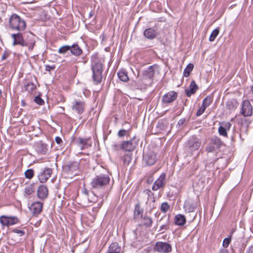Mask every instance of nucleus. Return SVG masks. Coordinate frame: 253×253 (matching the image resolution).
Returning <instances> with one entry per match:
<instances>
[{
    "label": "nucleus",
    "mask_w": 253,
    "mask_h": 253,
    "mask_svg": "<svg viewBox=\"0 0 253 253\" xmlns=\"http://www.w3.org/2000/svg\"><path fill=\"white\" fill-rule=\"evenodd\" d=\"M9 23L10 28L19 32L24 30L26 26L25 21L16 14H13L10 16Z\"/></svg>",
    "instance_id": "f257e3e1"
},
{
    "label": "nucleus",
    "mask_w": 253,
    "mask_h": 253,
    "mask_svg": "<svg viewBox=\"0 0 253 253\" xmlns=\"http://www.w3.org/2000/svg\"><path fill=\"white\" fill-rule=\"evenodd\" d=\"M11 36L13 39L12 45L15 46L18 44L22 46H28L29 50L31 51L33 50L35 45V41L34 40H31L30 41H25L20 32L12 34Z\"/></svg>",
    "instance_id": "f03ea898"
},
{
    "label": "nucleus",
    "mask_w": 253,
    "mask_h": 253,
    "mask_svg": "<svg viewBox=\"0 0 253 253\" xmlns=\"http://www.w3.org/2000/svg\"><path fill=\"white\" fill-rule=\"evenodd\" d=\"M92 78L95 84H100L102 79L103 66L101 63L94 61L92 64Z\"/></svg>",
    "instance_id": "7ed1b4c3"
},
{
    "label": "nucleus",
    "mask_w": 253,
    "mask_h": 253,
    "mask_svg": "<svg viewBox=\"0 0 253 253\" xmlns=\"http://www.w3.org/2000/svg\"><path fill=\"white\" fill-rule=\"evenodd\" d=\"M109 181V176L108 175L102 174L94 177L91 182V185L93 188L102 189L107 185Z\"/></svg>",
    "instance_id": "20e7f679"
},
{
    "label": "nucleus",
    "mask_w": 253,
    "mask_h": 253,
    "mask_svg": "<svg viewBox=\"0 0 253 253\" xmlns=\"http://www.w3.org/2000/svg\"><path fill=\"white\" fill-rule=\"evenodd\" d=\"M222 145H223V142L220 139L214 136L211 138L209 144L206 148V150L208 153L213 152L215 150L219 149Z\"/></svg>",
    "instance_id": "39448f33"
},
{
    "label": "nucleus",
    "mask_w": 253,
    "mask_h": 253,
    "mask_svg": "<svg viewBox=\"0 0 253 253\" xmlns=\"http://www.w3.org/2000/svg\"><path fill=\"white\" fill-rule=\"evenodd\" d=\"M201 146V142L196 136H192L186 143L187 151L192 153L199 149Z\"/></svg>",
    "instance_id": "423d86ee"
},
{
    "label": "nucleus",
    "mask_w": 253,
    "mask_h": 253,
    "mask_svg": "<svg viewBox=\"0 0 253 253\" xmlns=\"http://www.w3.org/2000/svg\"><path fill=\"white\" fill-rule=\"evenodd\" d=\"M138 139L134 137L129 140L124 141L121 145V148L124 151L131 152L138 145Z\"/></svg>",
    "instance_id": "0eeeda50"
},
{
    "label": "nucleus",
    "mask_w": 253,
    "mask_h": 253,
    "mask_svg": "<svg viewBox=\"0 0 253 253\" xmlns=\"http://www.w3.org/2000/svg\"><path fill=\"white\" fill-rule=\"evenodd\" d=\"M72 110L78 115L83 113L85 109V102L80 99L74 100L72 105Z\"/></svg>",
    "instance_id": "6e6552de"
},
{
    "label": "nucleus",
    "mask_w": 253,
    "mask_h": 253,
    "mask_svg": "<svg viewBox=\"0 0 253 253\" xmlns=\"http://www.w3.org/2000/svg\"><path fill=\"white\" fill-rule=\"evenodd\" d=\"M19 222V220L16 216L1 215L0 217V223L3 226H12Z\"/></svg>",
    "instance_id": "1a4fd4ad"
},
{
    "label": "nucleus",
    "mask_w": 253,
    "mask_h": 253,
    "mask_svg": "<svg viewBox=\"0 0 253 253\" xmlns=\"http://www.w3.org/2000/svg\"><path fill=\"white\" fill-rule=\"evenodd\" d=\"M154 250L162 253H168L171 251V246L167 243L158 242L154 247Z\"/></svg>",
    "instance_id": "9d476101"
},
{
    "label": "nucleus",
    "mask_w": 253,
    "mask_h": 253,
    "mask_svg": "<svg viewBox=\"0 0 253 253\" xmlns=\"http://www.w3.org/2000/svg\"><path fill=\"white\" fill-rule=\"evenodd\" d=\"M241 112L244 117L252 115L253 107L249 100H246L243 101Z\"/></svg>",
    "instance_id": "9b49d317"
},
{
    "label": "nucleus",
    "mask_w": 253,
    "mask_h": 253,
    "mask_svg": "<svg viewBox=\"0 0 253 253\" xmlns=\"http://www.w3.org/2000/svg\"><path fill=\"white\" fill-rule=\"evenodd\" d=\"M177 93L174 91H170L162 97V101L163 104H169L176 99Z\"/></svg>",
    "instance_id": "f8f14e48"
},
{
    "label": "nucleus",
    "mask_w": 253,
    "mask_h": 253,
    "mask_svg": "<svg viewBox=\"0 0 253 253\" xmlns=\"http://www.w3.org/2000/svg\"><path fill=\"white\" fill-rule=\"evenodd\" d=\"M166 177V175L165 173H162L161 174L159 177L155 181L152 186V190L153 191H156L165 186Z\"/></svg>",
    "instance_id": "ddd939ff"
},
{
    "label": "nucleus",
    "mask_w": 253,
    "mask_h": 253,
    "mask_svg": "<svg viewBox=\"0 0 253 253\" xmlns=\"http://www.w3.org/2000/svg\"><path fill=\"white\" fill-rule=\"evenodd\" d=\"M143 160L147 165L152 166L156 161V155L153 152L150 151L144 154Z\"/></svg>",
    "instance_id": "4468645a"
},
{
    "label": "nucleus",
    "mask_w": 253,
    "mask_h": 253,
    "mask_svg": "<svg viewBox=\"0 0 253 253\" xmlns=\"http://www.w3.org/2000/svg\"><path fill=\"white\" fill-rule=\"evenodd\" d=\"M52 172V169L50 168H46L41 171V173L38 175L40 181L42 183L45 182L50 177Z\"/></svg>",
    "instance_id": "2eb2a0df"
},
{
    "label": "nucleus",
    "mask_w": 253,
    "mask_h": 253,
    "mask_svg": "<svg viewBox=\"0 0 253 253\" xmlns=\"http://www.w3.org/2000/svg\"><path fill=\"white\" fill-rule=\"evenodd\" d=\"M231 126V124L229 122H223L220 124V126L218 129L219 134L223 136L227 137V130H229Z\"/></svg>",
    "instance_id": "dca6fc26"
},
{
    "label": "nucleus",
    "mask_w": 253,
    "mask_h": 253,
    "mask_svg": "<svg viewBox=\"0 0 253 253\" xmlns=\"http://www.w3.org/2000/svg\"><path fill=\"white\" fill-rule=\"evenodd\" d=\"M64 169L72 174L78 169V163L76 162H69L64 166Z\"/></svg>",
    "instance_id": "f3484780"
},
{
    "label": "nucleus",
    "mask_w": 253,
    "mask_h": 253,
    "mask_svg": "<svg viewBox=\"0 0 253 253\" xmlns=\"http://www.w3.org/2000/svg\"><path fill=\"white\" fill-rule=\"evenodd\" d=\"M30 209L32 213L34 215L37 216L42 211V203L39 202H35L31 205V207Z\"/></svg>",
    "instance_id": "a211bd4d"
},
{
    "label": "nucleus",
    "mask_w": 253,
    "mask_h": 253,
    "mask_svg": "<svg viewBox=\"0 0 253 253\" xmlns=\"http://www.w3.org/2000/svg\"><path fill=\"white\" fill-rule=\"evenodd\" d=\"M90 138H82L79 137L77 140V143L81 147L82 150L88 148L91 146V143L89 142Z\"/></svg>",
    "instance_id": "6ab92c4d"
},
{
    "label": "nucleus",
    "mask_w": 253,
    "mask_h": 253,
    "mask_svg": "<svg viewBox=\"0 0 253 253\" xmlns=\"http://www.w3.org/2000/svg\"><path fill=\"white\" fill-rule=\"evenodd\" d=\"M123 251H122L120 246H119V244L117 242L112 243L108 250V252L106 253H123Z\"/></svg>",
    "instance_id": "aec40b11"
},
{
    "label": "nucleus",
    "mask_w": 253,
    "mask_h": 253,
    "mask_svg": "<svg viewBox=\"0 0 253 253\" xmlns=\"http://www.w3.org/2000/svg\"><path fill=\"white\" fill-rule=\"evenodd\" d=\"M198 87L194 81H192L190 84L189 89H185V93L188 97H190L192 94H194Z\"/></svg>",
    "instance_id": "412c9836"
},
{
    "label": "nucleus",
    "mask_w": 253,
    "mask_h": 253,
    "mask_svg": "<svg viewBox=\"0 0 253 253\" xmlns=\"http://www.w3.org/2000/svg\"><path fill=\"white\" fill-rule=\"evenodd\" d=\"M48 195V190L44 185H41L39 187L38 190V196L42 199H45Z\"/></svg>",
    "instance_id": "4be33fe9"
},
{
    "label": "nucleus",
    "mask_w": 253,
    "mask_h": 253,
    "mask_svg": "<svg viewBox=\"0 0 253 253\" xmlns=\"http://www.w3.org/2000/svg\"><path fill=\"white\" fill-rule=\"evenodd\" d=\"M157 34V32L152 28L147 29L144 31V36L150 40L154 39Z\"/></svg>",
    "instance_id": "5701e85b"
},
{
    "label": "nucleus",
    "mask_w": 253,
    "mask_h": 253,
    "mask_svg": "<svg viewBox=\"0 0 253 253\" xmlns=\"http://www.w3.org/2000/svg\"><path fill=\"white\" fill-rule=\"evenodd\" d=\"M36 148L38 152L41 154H45L47 151V145L41 141L37 143Z\"/></svg>",
    "instance_id": "b1692460"
},
{
    "label": "nucleus",
    "mask_w": 253,
    "mask_h": 253,
    "mask_svg": "<svg viewBox=\"0 0 253 253\" xmlns=\"http://www.w3.org/2000/svg\"><path fill=\"white\" fill-rule=\"evenodd\" d=\"M186 217L184 215L179 214L174 217V223L178 226H182L186 223Z\"/></svg>",
    "instance_id": "393cba45"
},
{
    "label": "nucleus",
    "mask_w": 253,
    "mask_h": 253,
    "mask_svg": "<svg viewBox=\"0 0 253 253\" xmlns=\"http://www.w3.org/2000/svg\"><path fill=\"white\" fill-rule=\"evenodd\" d=\"M70 47L71 52L75 56H79L83 52L81 48L77 44H73L71 46H70Z\"/></svg>",
    "instance_id": "a878e982"
},
{
    "label": "nucleus",
    "mask_w": 253,
    "mask_h": 253,
    "mask_svg": "<svg viewBox=\"0 0 253 253\" xmlns=\"http://www.w3.org/2000/svg\"><path fill=\"white\" fill-rule=\"evenodd\" d=\"M165 220V224H162L160 226V229L159 231H162L163 233V230H167L169 229V217L165 216L163 217L159 221L160 222Z\"/></svg>",
    "instance_id": "bb28decb"
},
{
    "label": "nucleus",
    "mask_w": 253,
    "mask_h": 253,
    "mask_svg": "<svg viewBox=\"0 0 253 253\" xmlns=\"http://www.w3.org/2000/svg\"><path fill=\"white\" fill-rule=\"evenodd\" d=\"M184 209L188 212H192L197 208V205L193 202H186L184 205Z\"/></svg>",
    "instance_id": "cd10ccee"
},
{
    "label": "nucleus",
    "mask_w": 253,
    "mask_h": 253,
    "mask_svg": "<svg viewBox=\"0 0 253 253\" xmlns=\"http://www.w3.org/2000/svg\"><path fill=\"white\" fill-rule=\"evenodd\" d=\"M155 74L154 67L150 66L147 69L143 72V75L148 78H152Z\"/></svg>",
    "instance_id": "c85d7f7f"
},
{
    "label": "nucleus",
    "mask_w": 253,
    "mask_h": 253,
    "mask_svg": "<svg viewBox=\"0 0 253 253\" xmlns=\"http://www.w3.org/2000/svg\"><path fill=\"white\" fill-rule=\"evenodd\" d=\"M118 78L120 80L123 82H127L128 81L129 78L127 76V73L126 71L122 70L119 71L117 73Z\"/></svg>",
    "instance_id": "c756f323"
},
{
    "label": "nucleus",
    "mask_w": 253,
    "mask_h": 253,
    "mask_svg": "<svg viewBox=\"0 0 253 253\" xmlns=\"http://www.w3.org/2000/svg\"><path fill=\"white\" fill-rule=\"evenodd\" d=\"M237 101L235 99H231L227 101L226 107L230 110H234L238 106Z\"/></svg>",
    "instance_id": "7c9ffc66"
},
{
    "label": "nucleus",
    "mask_w": 253,
    "mask_h": 253,
    "mask_svg": "<svg viewBox=\"0 0 253 253\" xmlns=\"http://www.w3.org/2000/svg\"><path fill=\"white\" fill-rule=\"evenodd\" d=\"M36 88V85L33 83L29 82L24 86V89L29 93H32Z\"/></svg>",
    "instance_id": "2f4dec72"
},
{
    "label": "nucleus",
    "mask_w": 253,
    "mask_h": 253,
    "mask_svg": "<svg viewBox=\"0 0 253 253\" xmlns=\"http://www.w3.org/2000/svg\"><path fill=\"white\" fill-rule=\"evenodd\" d=\"M212 101V97L211 96H208L203 100L201 106L206 109L210 106Z\"/></svg>",
    "instance_id": "473e14b6"
},
{
    "label": "nucleus",
    "mask_w": 253,
    "mask_h": 253,
    "mask_svg": "<svg viewBox=\"0 0 253 253\" xmlns=\"http://www.w3.org/2000/svg\"><path fill=\"white\" fill-rule=\"evenodd\" d=\"M35 190V186L33 184H31L26 186L25 188L24 192L25 195H30L34 192Z\"/></svg>",
    "instance_id": "72a5a7b5"
},
{
    "label": "nucleus",
    "mask_w": 253,
    "mask_h": 253,
    "mask_svg": "<svg viewBox=\"0 0 253 253\" xmlns=\"http://www.w3.org/2000/svg\"><path fill=\"white\" fill-rule=\"evenodd\" d=\"M194 68V65L190 63L189 64L186 68L184 69L183 72L184 76L187 77H188L190 74V72L192 71Z\"/></svg>",
    "instance_id": "f704fd0d"
},
{
    "label": "nucleus",
    "mask_w": 253,
    "mask_h": 253,
    "mask_svg": "<svg viewBox=\"0 0 253 253\" xmlns=\"http://www.w3.org/2000/svg\"><path fill=\"white\" fill-rule=\"evenodd\" d=\"M144 224L148 227H150L152 226L153 223V220L152 218L149 216H144L143 217Z\"/></svg>",
    "instance_id": "c9c22d12"
},
{
    "label": "nucleus",
    "mask_w": 253,
    "mask_h": 253,
    "mask_svg": "<svg viewBox=\"0 0 253 253\" xmlns=\"http://www.w3.org/2000/svg\"><path fill=\"white\" fill-rule=\"evenodd\" d=\"M219 30L218 28H216V29H214L212 32V33H211V34L210 36L209 41L210 42H213L215 40V39L216 38V37H217L218 34H219Z\"/></svg>",
    "instance_id": "e433bc0d"
},
{
    "label": "nucleus",
    "mask_w": 253,
    "mask_h": 253,
    "mask_svg": "<svg viewBox=\"0 0 253 253\" xmlns=\"http://www.w3.org/2000/svg\"><path fill=\"white\" fill-rule=\"evenodd\" d=\"M25 176L28 179H31L34 176V170L32 169H28L25 172Z\"/></svg>",
    "instance_id": "4c0bfd02"
},
{
    "label": "nucleus",
    "mask_w": 253,
    "mask_h": 253,
    "mask_svg": "<svg viewBox=\"0 0 253 253\" xmlns=\"http://www.w3.org/2000/svg\"><path fill=\"white\" fill-rule=\"evenodd\" d=\"M169 209V206L167 202L163 203L161 206V211L166 213Z\"/></svg>",
    "instance_id": "58836bf2"
},
{
    "label": "nucleus",
    "mask_w": 253,
    "mask_h": 253,
    "mask_svg": "<svg viewBox=\"0 0 253 253\" xmlns=\"http://www.w3.org/2000/svg\"><path fill=\"white\" fill-rule=\"evenodd\" d=\"M12 232L18 234L20 237L23 236L25 234V231L24 229H18L17 228H14L12 230Z\"/></svg>",
    "instance_id": "ea45409f"
},
{
    "label": "nucleus",
    "mask_w": 253,
    "mask_h": 253,
    "mask_svg": "<svg viewBox=\"0 0 253 253\" xmlns=\"http://www.w3.org/2000/svg\"><path fill=\"white\" fill-rule=\"evenodd\" d=\"M70 49V45H64L58 49V52L60 54H65Z\"/></svg>",
    "instance_id": "a19ab883"
},
{
    "label": "nucleus",
    "mask_w": 253,
    "mask_h": 253,
    "mask_svg": "<svg viewBox=\"0 0 253 253\" xmlns=\"http://www.w3.org/2000/svg\"><path fill=\"white\" fill-rule=\"evenodd\" d=\"M143 211L141 210L140 206L138 204H137L135 208V211H134V215H139V214H141V216H142Z\"/></svg>",
    "instance_id": "79ce46f5"
},
{
    "label": "nucleus",
    "mask_w": 253,
    "mask_h": 253,
    "mask_svg": "<svg viewBox=\"0 0 253 253\" xmlns=\"http://www.w3.org/2000/svg\"><path fill=\"white\" fill-rule=\"evenodd\" d=\"M35 102L39 105H42L44 104V100L42 99L39 96H37L35 97L34 99Z\"/></svg>",
    "instance_id": "37998d69"
},
{
    "label": "nucleus",
    "mask_w": 253,
    "mask_h": 253,
    "mask_svg": "<svg viewBox=\"0 0 253 253\" xmlns=\"http://www.w3.org/2000/svg\"><path fill=\"white\" fill-rule=\"evenodd\" d=\"M131 160L130 155H126L125 156L124 158V162L125 164L128 165Z\"/></svg>",
    "instance_id": "c03bdc74"
},
{
    "label": "nucleus",
    "mask_w": 253,
    "mask_h": 253,
    "mask_svg": "<svg viewBox=\"0 0 253 253\" xmlns=\"http://www.w3.org/2000/svg\"><path fill=\"white\" fill-rule=\"evenodd\" d=\"M230 241V238L224 239L223 241V246L225 248H227L229 246Z\"/></svg>",
    "instance_id": "a18cd8bd"
},
{
    "label": "nucleus",
    "mask_w": 253,
    "mask_h": 253,
    "mask_svg": "<svg viewBox=\"0 0 253 253\" xmlns=\"http://www.w3.org/2000/svg\"><path fill=\"white\" fill-rule=\"evenodd\" d=\"M206 109L203 107L202 106H201L199 109L197 111L196 113V116H200L205 111Z\"/></svg>",
    "instance_id": "49530a36"
},
{
    "label": "nucleus",
    "mask_w": 253,
    "mask_h": 253,
    "mask_svg": "<svg viewBox=\"0 0 253 253\" xmlns=\"http://www.w3.org/2000/svg\"><path fill=\"white\" fill-rule=\"evenodd\" d=\"M186 120L185 118L181 119L178 122L177 126L180 127V126L184 125L186 122Z\"/></svg>",
    "instance_id": "de8ad7c7"
},
{
    "label": "nucleus",
    "mask_w": 253,
    "mask_h": 253,
    "mask_svg": "<svg viewBox=\"0 0 253 253\" xmlns=\"http://www.w3.org/2000/svg\"><path fill=\"white\" fill-rule=\"evenodd\" d=\"M126 130L125 129H121L118 132V135L119 137H123L126 135Z\"/></svg>",
    "instance_id": "09e8293b"
},
{
    "label": "nucleus",
    "mask_w": 253,
    "mask_h": 253,
    "mask_svg": "<svg viewBox=\"0 0 253 253\" xmlns=\"http://www.w3.org/2000/svg\"><path fill=\"white\" fill-rule=\"evenodd\" d=\"M143 193L146 195L148 197V199L151 196V195H153V193L149 189H146L144 191Z\"/></svg>",
    "instance_id": "8fccbe9b"
},
{
    "label": "nucleus",
    "mask_w": 253,
    "mask_h": 253,
    "mask_svg": "<svg viewBox=\"0 0 253 253\" xmlns=\"http://www.w3.org/2000/svg\"><path fill=\"white\" fill-rule=\"evenodd\" d=\"M90 202H95L96 201V197L93 194H92L91 199L89 198H87Z\"/></svg>",
    "instance_id": "3c124183"
},
{
    "label": "nucleus",
    "mask_w": 253,
    "mask_h": 253,
    "mask_svg": "<svg viewBox=\"0 0 253 253\" xmlns=\"http://www.w3.org/2000/svg\"><path fill=\"white\" fill-rule=\"evenodd\" d=\"M55 68L54 66H50L49 65H46L45 66V70L46 71H50L51 70H53Z\"/></svg>",
    "instance_id": "603ef678"
},
{
    "label": "nucleus",
    "mask_w": 253,
    "mask_h": 253,
    "mask_svg": "<svg viewBox=\"0 0 253 253\" xmlns=\"http://www.w3.org/2000/svg\"><path fill=\"white\" fill-rule=\"evenodd\" d=\"M55 141L58 144H60L62 142V140L60 137L57 136L55 137Z\"/></svg>",
    "instance_id": "864d4df0"
},
{
    "label": "nucleus",
    "mask_w": 253,
    "mask_h": 253,
    "mask_svg": "<svg viewBox=\"0 0 253 253\" xmlns=\"http://www.w3.org/2000/svg\"><path fill=\"white\" fill-rule=\"evenodd\" d=\"M246 253H253V246H251L248 250H247Z\"/></svg>",
    "instance_id": "5fc2aeb1"
},
{
    "label": "nucleus",
    "mask_w": 253,
    "mask_h": 253,
    "mask_svg": "<svg viewBox=\"0 0 253 253\" xmlns=\"http://www.w3.org/2000/svg\"><path fill=\"white\" fill-rule=\"evenodd\" d=\"M83 194L86 197H88L89 196L88 191L87 189H84L83 191Z\"/></svg>",
    "instance_id": "6e6d98bb"
},
{
    "label": "nucleus",
    "mask_w": 253,
    "mask_h": 253,
    "mask_svg": "<svg viewBox=\"0 0 253 253\" xmlns=\"http://www.w3.org/2000/svg\"><path fill=\"white\" fill-rule=\"evenodd\" d=\"M218 253H228V251L227 249H223L220 250Z\"/></svg>",
    "instance_id": "4d7b16f0"
},
{
    "label": "nucleus",
    "mask_w": 253,
    "mask_h": 253,
    "mask_svg": "<svg viewBox=\"0 0 253 253\" xmlns=\"http://www.w3.org/2000/svg\"><path fill=\"white\" fill-rule=\"evenodd\" d=\"M7 55H6V53H4V54L2 55V56L1 59H2V60H4V59H5L7 58Z\"/></svg>",
    "instance_id": "13d9d810"
},
{
    "label": "nucleus",
    "mask_w": 253,
    "mask_h": 253,
    "mask_svg": "<svg viewBox=\"0 0 253 253\" xmlns=\"http://www.w3.org/2000/svg\"><path fill=\"white\" fill-rule=\"evenodd\" d=\"M165 220H164L163 221H161V223L162 224H165Z\"/></svg>",
    "instance_id": "bf43d9fd"
},
{
    "label": "nucleus",
    "mask_w": 253,
    "mask_h": 253,
    "mask_svg": "<svg viewBox=\"0 0 253 253\" xmlns=\"http://www.w3.org/2000/svg\"><path fill=\"white\" fill-rule=\"evenodd\" d=\"M251 90H252V93H253V85L252 86Z\"/></svg>",
    "instance_id": "052dcab7"
},
{
    "label": "nucleus",
    "mask_w": 253,
    "mask_h": 253,
    "mask_svg": "<svg viewBox=\"0 0 253 253\" xmlns=\"http://www.w3.org/2000/svg\"><path fill=\"white\" fill-rule=\"evenodd\" d=\"M91 15H92L91 13H90L89 16H91Z\"/></svg>",
    "instance_id": "680f3d73"
},
{
    "label": "nucleus",
    "mask_w": 253,
    "mask_h": 253,
    "mask_svg": "<svg viewBox=\"0 0 253 253\" xmlns=\"http://www.w3.org/2000/svg\"><path fill=\"white\" fill-rule=\"evenodd\" d=\"M1 94V90H0V94Z\"/></svg>",
    "instance_id": "e2e57ef3"
}]
</instances>
